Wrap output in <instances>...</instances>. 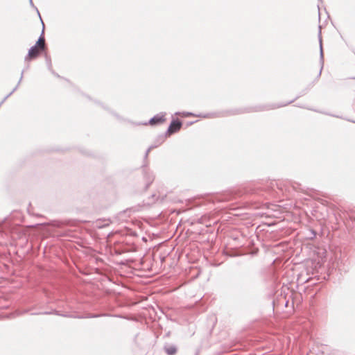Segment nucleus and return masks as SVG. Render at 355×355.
Instances as JSON below:
<instances>
[{"label":"nucleus","instance_id":"obj_1","mask_svg":"<svg viewBox=\"0 0 355 355\" xmlns=\"http://www.w3.org/2000/svg\"><path fill=\"white\" fill-rule=\"evenodd\" d=\"M42 51L38 46L34 45L28 50V55L25 57V61L37 58Z\"/></svg>","mask_w":355,"mask_h":355},{"label":"nucleus","instance_id":"obj_2","mask_svg":"<svg viewBox=\"0 0 355 355\" xmlns=\"http://www.w3.org/2000/svg\"><path fill=\"white\" fill-rule=\"evenodd\" d=\"M182 127V122L179 120H174L171 122L168 129V134L169 135L178 132Z\"/></svg>","mask_w":355,"mask_h":355},{"label":"nucleus","instance_id":"obj_3","mask_svg":"<svg viewBox=\"0 0 355 355\" xmlns=\"http://www.w3.org/2000/svg\"><path fill=\"white\" fill-rule=\"evenodd\" d=\"M38 12V15L39 16H40V12L37 11ZM40 17V19H41V17ZM42 21V34L40 36L38 40L35 43V46H38V48L41 50V51H44L45 49V40H44V37L43 36V34H44V24L42 21V20H41Z\"/></svg>","mask_w":355,"mask_h":355},{"label":"nucleus","instance_id":"obj_4","mask_svg":"<svg viewBox=\"0 0 355 355\" xmlns=\"http://www.w3.org/2000/svg\"><path fill=\"white\" fill-rule=\"evenodd\" d=\"M166 121V119L164 118V115H156L153 118H152L149 121V124L150 125H155L158 124H162Z\"/></svg>","mask_w":355,"mask_h":355},{"label":"nucleus","instance_id":"obj_5","mask_svg":"<svg viewBox=\"0 0 355 355\" xmlns=\"http://www.w3.org/2000/svg\"><path fill=\"white\" fill-rule=\"evenodd\" d=\"M24 70H23L21 71V76H20V78H19V80L17 83V85L15 86V87L8 94L6 95L3 99L0 102V107L1 106V105L6 101V100L18 88L22 78H23V76H24Z\"/></svg>","mask_w":355,"mask_h":355},{"label":"nucleus","instance_id":"obj_6","mask_svg":"<svg viewBox=\"0 0 355 355\" xmlns=\"http://www.w3.org/2000/svg\"><path fill=\"white\" fill-rule=\"evenodd\" d=\"M110 315L109 314H92V313H87L84 316H73V318H98V317H109Z\"/></svg>","mask_w":355,"mask_h":355},{"label":"nucleus","instance_id":"obj_7","mask_svg":"<svg viewBox=\"0 0 355 355\" xmlns=\"http://www.w3.org/2000/svg\"><path fill=\"white\" fill-rule=\"evenodd\" d=\"M36 314L37 313H32V315H36ZM38 314H45V315L55 314V315H60V316L65 317V318H71V317H72L69 314H62L59 311H56L55 309L52 310L51 311H45V312H42V313H39Z\"/></svg>","mask_w":355,"mask_h":355},{"label":"nucleus","instance_id":"obj_8","mask_svg":"<svg viewBox=\"0 0 355 355\" xmlns=\"http://www.w3.org/2000/svg\"><path fill=\"white\" fill-rule=\"evenodd\" d=\"M166 352L168 355H173L176 353V348L175 347H169L166 349Z\"/></svg>","mask_w":355,"mask_h":355},{"label":"nucleus","instance_id":"obj_9","mask_svg":"<svg viewBox=\"0 0 355 355\" xmlns=\"http://www.w3.org/2000/svg\"><path fill=\"white\" fill-rule=\"evenodd\" d=\"M48 64H49V67H51V61H50V60H49V61H48Z\"/></svg>","mask_w":355,"mask_h":355},{"label":"nucleus","instance_id":"obj_10","mask_svg":"<svg viewBox=\"0 0 355 355\" xmlns=\"http://www.w3.org/2000/svg\"><path fill=\"white\" fill-rule=\"evenodd\" d=\"M29 1H30V3H31V5H33V1H32V0H29Z\"/></svg>","mask_w":355,"mask_h":355},{"label":"nucleus","instance_id":"obj_11","mask_svg":"<svg viewBox=\"0 0 355 355\" xmlns=\"http://www.w3.org/2000/svg\"><path fill=\"white\" fill-rule=\"evenodd\" d=\"M110 236H111V233H109V234H107V237L109 238Z\"/></svg>","mask_w":355,"mask_h":355}]
</instances>
